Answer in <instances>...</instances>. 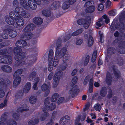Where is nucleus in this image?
<instances>
[{
	"label": "nucleus",
	"mask_w": 125,
	"mask_h": 125,
	"mask_svg": "<svg viewBox=\"0 0 125 125\" xmlns=\"http://www.w3.org/2000/svg\"><path fill=\"white\" fill-rule=\"evenodd\" d=\"M36 58L35 56H33L30 58L27 62L28 65L30 66L33 64L34 62L36 61Z\"/></svg>",
	"instance_id": "nucleus-31"
},
{
	"label": "nucleus",
	"mask_w": 125,
	"mask_h": 125,
	"mask_svg": "<svg viewBox=\"0 0 125 125\" xmlns=\"http://www.w3.org/2000/svg\"><path fill=\"white\" fill-rule=\"evenodd\" d=\"M78 80L77 77L75 76L72 79L71 83V85L72 86H74Z\"/></svg>",
	"instance_id": "nucleus-48"
},
{
	"label": "nucleus",
	"mask_w": 125,
	"mask_h": 125,
	"mask_svg": "<svg viewBox=\"0 0 125 125\" xmlns=\"http://www.w3.org/2000/svg\"><path fill=\"white\" fill-rule=\"evenodd\" d=\"M42 14L44 16L46 17L50 16L51 14L50 11L48 10H44L42 11Z\"/></svg>",
	"instance_id": "nucleus-35"
},
{
	"label": "nucleus",
	"mask_w": 125,
	"mask_h": 125,
	"mask_svg": "<svg viewBox=\"0 0 125 125\" xmlns=\"http://www.w3.org/2000/svg\"><path fill=\"white\" fill-rule=\"evenodd\" d=\"M22 50L20 47H15L13 50L14 53L16 54H18L20 53H21Z\"/></svg>",
	"instance_id": "nucleus-46"
},
{
	"label": "nucleus",
	"mask_w": 125,
	"mask_h": 125,
	"mask_svg": "<svg viewBox=\"0 0 125 125\" xmlns=\"http://www.w3.org/2000/svg\"><path fill=\"white\" fill-rule=\"evenodd\" d=\"M51 100V98L49 97H48L45 99L44 102L45 107H47V106H48V105L50 103V101Z\"/></svg>",
	"instance_id": "nucleus-47"
},
{
	"label": "nucleus",
	"mask_w": 125,
	"mask_h": 125,
	"mask_svg": "<svg viewBox=\"0 0 125 125\" xmlns=\"http://www.w3.org/2000/svg\"><path fill=\"white\" fill-rule=\"evenodd\" d=\"M59 98V95L57 93H55L53 95L51 100L52 102H54L57 101Z\"/></svg>",
	"instance_id": "nucleus-34"
},
{
	"label": "nucleus",
	"mask_w": 125,
	"mask_h": 125,
	"mask_svg": "<svg viewBox=\"0 0 125 125\" xmlns=\"http://www.w3.org/2000/svg\"><path fill=\"white\" fill-rule=\"evenodd\" d=\"M60 2L58 1L54 2L51 5L53 9H55L58 8L60 6Z\"/></svg>",
	"instance_id": "nucleus-33"
},
{
	"label": "nucleus",
	"mask_w": 125,
	"mask_h": 125,
	"mask_svg": "<svg viewBox=\"0 0 125 125\" xmlns=\"http://www.w3.org/2000/svg\"><path fill=\"white\" fill-rule=\"evenodd\" d=\"M92 3H94L93 1H88L86 2L84 6L86 7H89V6H90V5H91Z\"/></svg>",
	"instance_id": "nucleus-57"
},
{
	"label": "nucleus",
	"mask_w": 125,
	"mask_h": 125,
	"mask_svg": "<svg viewBox=\"0 0 125 125\" xmlns=\"http://www.w3.org/2000/svg\"><path fill=\"white\" fill-rule=\"evenodd\" d=\"M105 81L108 85H111L112 81V79L110 73L108 72L107 73Z\"/></svg>",
	"instance_id": "nucleus-17"
},
{
	"label": "nucleus",
	"mask_w": 125,
	"mask_h": 125,
	"mask_svg": "<svg viewBox=\"0 0 125 125\" xmlns=\"http://www.w3.org/2000/svg\"><path fill=\"white\" fill-rule=\"evenodd\" d=\"M94 108L96 111H100L101 108V106L99 104H96L94 106Z\"/></svg>",
	"instance_id": "nucleus-49"
},
{
	"label": "nucleus",
	"mask_w": 125,
	"mask_h": 125,
	"mask_svg": "<svg viewBox=\"0 0 125 125\" xmlns=\"http://www.w3.org/2000/svg\"><path fill=\"white\" fill-rule=\"evenodd\" d=\"M39 119L36 118L34 120H31L28 122L29 125H35V124L38 123L39 122Z\"/></svg>",
	"instance_id": "nucleus-42"
},
{
	"label": "nucleus",
	"mask_w": 125,
	"mask_h": 125,
	"mask_svg": "<svg viewBox=\"0 0 125 125\" xmlns=\"http://www.w3.org/2000/svg\"><path fill=\"white\" fill-rule=\"evenodd\" d=\"M36 73L35 72L33 71L30 74L29 76L30 79L31 80H32L33 78L36 76Z\"/></svg>",
	"instance_id": "nucleus-52"
},
{
	"label": "nucleus",
	"mask_w": 125,
	"mask_h": 125,
	"mask_svg": "<svg viewBox=\"0 0 125 125\" xmlns=\"http://www.w3.org/2000/svg\"><path fill=\"white\" fill-rule=\"evenodd\" d=\"M100 94L98 93H95L93 96L92 99L93 100H96L98 98Z\"/></svg>",
	"instance_id": "nucleus-63"
},
{
	"label": "nucleus",
	"mask_w": 125,
	"mask_h": 125,
	"mask_svg": "<svg viewBox=\"0 0 125 125\" xmlns=\"http://www.w3.org/2000/svg\"><path fill=\"white\" fill-rule=\"evenodd\" d=\"M35 27L34 24L33 23H30L28 24L22 30V31L24 33L30 32V31L33 30Z\"/></svg>",
	"instance_id": "nucleus-8"
},
{
	"label": "nucleus",
	"mask_w": 125,
	"mask_h": 125,
	"mask_svg": "<svg viewBox=\"0 0 125 125\" xmlns=\"http://www.w3.org/2000/svg\"><path fill=\"white\" fill-rule=\"evenodd\" d=\"M10 17L16 20L19 18V15L15 11H12L10 12L9 13Z\"/></svg>",
	"instance_id": "nucleus-22"
},
{
	"label": "nucleus",
	"mask_w": 125,
	"mask_h": 125,
	"mask_svg": "<svg viewBox=\"0 0 125 125\" xmlns=\"http://www.w3.org/2000/svg\"><path fill=\"white\" fill-rule=\"evenodd\" d=\"M20 4L26 9L29 8V6L27 4L26 0H20Z\"/></svg>",
	"instance_id": "nucleus-30"
},
{
	"label": "nucleus",
	"mask_w": 125,
	"mask_h": 125,
	"mask_svg": "<svg viewBox=\"0 0 125 125\" xmlns=\"http://www.w3.org/2000/svg\"><path fill=\"white\" fill-rule=\"evenodd\" d=\"M17 34V32L15 30H12L9 31V35L12 38H14L16 37Z\"/></svg>",
	"instance_id": "nucleus-38"
},
{
	"label": "nucleus",
	"mask_w": 125,
	"mask_h": 125,
	"mask_svg": "<svg viewBox=\"0 0 125 125\" xmlns=\"http://www.w3.org/2000/svg\"><path fill=\"white\" fill-rule=\"evenodd\" d=\"M7 124L8 125H16L17 123L15 121L11 120L8 121L7 122Z\"/></svg>",
	"instance_id": "nucleus-53"
},
{
	"label": "nucleus",
	"mask_w": 125,
	"mask_h": 125,
	"mask_svg": "<svg viewBox=\"0 0 125 125\" xmlns=\"http://www.w3.org/2000/svg\"><path fill=\"white\" fill-rule=\"evenodd\" d=\"M28 110V108L25 109L22 107H20L18 108L17 110V112L18 113H22L23 112L27 111Z\"/></svg>",
	"instance_id": "nucleus-55"
},
{
	"label": "nucleus",
	"mask_w": 125,
	"mask_h": 125,
	"mask_svg": "<svg viewBox=\"0 0 125 125\" xmlns=\"http://www.w3.org/2000/svg\"><path fill=\"white\" fill-rule=\"evenodd\" d=\"M4 80L3 78H0V89L4 88Z\"/></svg>",
	"instance_id": "nucleus-54"
},
{
	"label": "nucleus",
	"mask_w": 125,
	"mask_h": 125,
	"mask_svg": "<svg viewBox=\"0 0 125 125\" xmlns=\"http://www.w3.org/2000/svg\"><path fill=\"white\" fill-rule=\"evenodd\" d=\"M12 117L15 119L17 120L19 118L20 115L16 113H14L13 114Z\"/></svg>",
	"instance_id": "nucleus-59"
},
{
	"label": "nucleus",
	"mask_w": 125,
	"mask_h": 125,
	"mask_svg": "<svg viewBox=\"0 0 125 125\" xmlns=\"http://www.w3.org/2000/svg\"><path fill=\"white\" fill-rule=\"evenodd\" d=\"M118 22V21L117 20H114L112 22L110 28L111 30L112 31H114L115 30L118 28H121L120 26L119 25H118L117 26L116 25H115V24H117Z\"/></svg>",
	"instance_id": "nucleus-15"
},
{
	"label": "nucleus",
	"mask_w": 125,
	"mask_h": 125,
	"mask_svg": "<svg viewBox=\"0 0 125 125\" xmlns=\"http://www.w3.org/2000/svg\"><path fill=\"white\" fill-rule=\"evenodd\" d=\"M119 20L123 26H124L125 25L123 23L125 22V11H123L121 13L119 17Z\"/></svg>",
	"instance_id": "nucleus-14"
},
{
	"label": "nucleus",
	"mask_w": 125,
	"mask_h": 125,
	"mask_svg": "<svg viewBox=\"0 0 125 125\" xmlns=\"http://www.w3.org/2000/svg\"><path fill=\"white\" fill-rule=\"evenodd\" d=\"M116 50L113 47L109 48L107 50V55L106 56L105 60H107L108 62V60L110 59L112 56V55L115 54Z\"/></svg>",
	"instance_id": "nucleus-7"
},
{
	"label": "nucleus",
	"mask_w": 125,
	"mask_h": 125,
	"mask_svg": "<svg viewBox=\"0 0 125 125\" xmlns=\"http://www.w3.org/2000/svg\"><path fill=\"white\" fill-rule=\"evenodd\" d=\"M97 54V51L95 50L94 51L92 58V61L94 62L96 60V55Z\"/></svg>",
	"instance_id": "nucleus-45"
},
{
	"label": "nucleus",
	"mask_w": 125,
	"mask_h": 125,
	"mask_svg": "<svg viewBox=\"0 0 125 125\" xmlns=\"http://www.w3.org/2000/svg\"><path fill=\"white\" fill-rule=\"evenodd\" d=\"M66 48L63 47L62 49L56 50L55 57L56 58L60 59L62 58L65 55L66 52Z\"/></svg>",
	"instance_id": "nucleus-6"
},
{
	"label": "nucleus",
	"mask_w": 125,
	"mask_h": 125,
	"mask_svg": "<svg viewBox=\"0 0 125 125\" xmlns=\"http://www.w3.org/2000/svg\"><path fill=\"white\" fill-rule=\"evenodd\" d=\"M32 0H28V4L30 8L33 10H35L37 8V6L36 5L31 3Z\"/></svg>",
	"instance_id": "nucleus-28"
},
{
	"label": "nucleus",
	"mask_w": 125,
	"mask_h": 125,
	"mask_svg": "<svg viewBox=\"0 0 125 125\" xmlns=\"http://www.w3.org/2000/svg\"><path fill=\"white\" fill-rule=\"evenodd\" d=\"M0 63L2 64H11L12 63V59L10 54L8 52L6 55H3L0 56Z\"/></svg>",
	"instance_id": "nucleus-1"
},
{
	"label": "nucleus",
	"mask_w": 125,
	"mask_h": 125,
	"mask_svg": "<svg viewBox=\"0 0 125 125\" xmlns=\"http://www.w3.org/2000/svg\"><path fill=\"white\" fill-rule=\"evenodd\" d=\"M31 86V84L30 82H28L24 87L23 92L26 93H28L30 90Z\"/></svg>",
	"instance_id": "nucleus-23"
},
{
	"label": "nucleus",
	"mask_w": 125,
	"mask_h": 125,
	"mask_svg": "<svg viewBox=\"0 0 125 125\" xmlns=\"http://www.w3.org/2000/svg\"><path fill=\"white\" fill-rule=\"evenodd\" d=\"M104 19H105L104 21L106 23H108L109 22V19L106 15H104L103 16Z\"/></svg>",
	"instance_id": "nucleus-62"
},
{
	"label": "nucleus",
	"mask_w": 125,
	"mask_h": 125,
	"mask_svg": "<svg viewBox=\"0 0 125 125\" xmlns=\"http://www.w3.org/2000/svg\"><path fill=\"white\" fill-rule=\"evenodd\" d=\"M49 87H50V85L49 83L47 85L46 84H44L42 86V91H45L47 90L48 89Z\"/></svg>",
	"instance_id": "nucleus-41"
},
{
	"label": "nucleus",
	"mask_w": 125,
	"mask_h": 125,
	"mask_svg": "<svg viewBox=\"0 0 125 125\" xmlns=\"http://www.w3.org/2000/svg\"><path fill=\"white\" fill-rule=\"evenodd\" d=\"M70 4L68 1H65L63 4L62 8L64 10L67 9L69 7Z\"/></svg>",
	"instance_id": "nucleus-36"
},
{
	"label": "nucleus",
	"mask_w": 125,
	"mask_h": 125,
	"mask_svg": "<svg viewBox=\"0 0 125 125\" xmlns=\"http://www.w3.org/2000/svg\"><path fill=\"white\" fill-rule=\"evenodd\" d=\"M83 31L82 29H80L72 33V35L73 36H77L82 33Z\"/></svg>",
	"instance_id": "nucleus-37"
},
{
	"label": "nucleus",
	"mask_w": 125,
	"mask_h": 125,
	"mask_svg": "<svg viewBox=\"0 0 125 125\" xmlns=\"http://www.w3.org/2000/svg\"><path fill=\"white\" fill-rule=\"evenodd\" d=\"M118 43V46L119 47H123L125 46V41H123L122 40L119 41L118 39H116L114 41L113 43Z\"/></svg>",
	"instance_id": "nucleus-21"
},
{
	"label": "nucleus",
	"mask_w": 125,
	"mask_h": 125,
	"mask_svg": "<svg viewBox=\"0 0 125 125\" xmlns=\"http://www.w3.org/2000/svg\"><path fill=\"white\" fill-rule=\"evenodd\" d=\"M20 15L24 18H28L30 16L29 12L28 11H25L24 10L22 11V12L20 13Z\"/></svg>",
	"instance_id": "nucleus-24"
},
{
	"label": "nucleus",
	"mask_w": 125,
	"mask_h": 125,
	"mask_svg": "<svg viewBox=\"0 0 125 125\" xmlns=\"http://www.w3.org/2000/svg\"><path fill=\"white\" fill-rule=\"evenodd\" d=\"M24 58L25 56L21 53H20L18 54H16L14 57L15 60H16L15 65V66H18L22 63H23L24 62Z\"/></svg>",
	"instance_id": "nucleus-2"
},
{
	"label": "nucleus",
	"mask_w": 125,
	"mask_h": 125,
	"mask_svg": "<svg viewBox=\"0 0 125 125\" xmlns=\"http://www.w3.org/2000/svg\"><path fill=\"white\" fill-rule=\"evenodd\" d=\"M55 104H51L50 105H48L47 107H44L45 109H43L44 113L42 114V119H40L42 120H44L45 119V118L47 116V115H48V114L47 113V110H52L55 107Z\"/></svg>",
	"instance_id": "nucleus-3"
},
{
	"label": "nucleus",
	"mask_w": 125,
	"mask_h": 125,
	"mask_svg": "<svg viewBox=\"0 0 125 125\" xmlns=\"http://www.w3.org/2000/svg\"><path fill=\"white\" fill-rule=\"evenodd\" d=\"M1 69L3 71L7 73L10 72L12 71L11 67L7 65H2L1 67Z\"/></svg>",
	"instance_id": "nucleus-18"
},
{
	"label": "nucleus",
	"mask_w": 125,
	"mask_h": 125,
	"mask_svg": "<svg viewBox=\"0 0 125 125\" xmlns=\"http://www.w3.org/2000/svg\"><path fill=\"white\" fill-rule=\"evenodd\" d=\"M8 52L7 51L5 50H0V55H6L7 53Z\"/></svg>",
	"instance_id": "nucleus-58"
},
{
	"label": "nucleus",
	"mask_w": 125,
	"mask_h": 125,
	"mask_svg": "<svg viewBox=\"0 0 125 125\" xmlns=\"http://www.w3.org/2000/svg\"><path fill=\"white\" fill-rule=\"evenodd\" d=\"M107 90L106 88L105 87H102L100 92V95L103 97H105L107 93Z\"/></svg>",
	"instance_id": "nucleus-20"
},
{
	"label": "nucleus",
	"mask_w": 125,
	"mask_h": 125,
	"mask_svg": "<svg viewBox=\"0 0 125 125\" xmlns=\"http://www.w3.org/2000/svg\"><path fill=\"white\" fill-rule=\"evenodd\" d=\"M16 20H18V21H17V22H16V24L18 26H21L23 25L24 24V22L23 19L21 17L19 16V17L18 19Z\"/></svg>",
	"instance_id": "nucleus-26"
},
{
	"label": "nucleus",
	"mask_w": 125,
	"mask_h": 125,
	"mask_svg": "<svg viewBox=\"0 0 125 125\" xmlns=\"http://www.w3.org/2000/svg\"><path fill=\"white\" fill-rule=\"evenodd\" d=\"M93 42L94 40L92 37L91 35H90L88 41V46L89 47L93 45Z\"/></svg>",
	"instance_id": "nucleus-44"
},
{
	"label": "nucleus",
	"mask_w": 125,
	"mask_h": 125,
	"mask_svg": "<svg viewBox=\"0 0 125 125\" xmlns=\"http://www.w3.org/2000/svg\"><path fill=\"white\" fill-rule=\"evenodd\" d=\"M95 10V7L94 6H91L87 8L85 10V11L87 13H91L93 12Z\"/></svg>",
	"instance_id": "nucleus-32"
},
{
	"label": "nucleus",
	"mask_w": 125,
	"mask_h": 125,
	"mask_svg": "<svg viewBox=\"0 0 125 125\" xmlns=\"http://www.w3.org/2000/svg\"><path fill=\"white\" fill-rule=\"evenodd\" d=\"M62 72L59 71L57 73L54 75V77H57V78H59V79L60 80V78L61 77V75H62Z\"/></svg>",
	"instance_id": "nucleus-56"
},
{
	"label": "nucleus",
	"mask_w": 125,
	"mask_h": 125,
	"mask_svg": "<svg viewBox=\"0 0 125 125\" xmlns=\"http://www.w3.org/2000/svg\"><path fill=\"white\" fill-rule=\"evenodd\" d=\"M5 18L6 22L9 25H13L16 22V20L8 16H5Z\"/></svg>",
	"instance_id": "nucleus-13"
},
{
	"label": "nucleus",
	"mask_w": 125,
	"mask_h": 125,
	"mask_svg": "<svg viewBox=\"0 0 125 125\" xmlns=\"http://www.w3.org/2000/svg\"><path fill=\"white\" fill-rule=\"evenodd\" d=\"M66 48L63 47L62 49L56 50L55 57L56 58L60 59L62 58L65 55L66 52Z\"/></svg>",
	"instance_id": "nucleus-5"
},
{
	"label": "nucleus",
	"mask_w": 125,
	"mask_h": 125,
	"mask_svg": "<svg viewBox=\"0 0 125 125\" xmlns=\"http://www.w3.org/2000/svg\"><path fill=\"white\" fill-rule=\"evenodd\" d=\"M60 80L59 78H57V77H54L53 78V81L52 83V87L55 88L57 86Z\"/></svg>",
	"instance_id": "nucleus-29"
},
{
	"label": "nucleus",
	"mask_w": 125,
	"mask_h": 125,
	"mask_svg": "<svg viewBox=\"0 0 125 125\" xmlns=\"http://www.w3.org/2000/svg\"><path fill=\"white\" fill-rule=\"evenodd\" d=\"M104 8L103 4L102 3H100L98 6V9L99 11H102L103 9Z\"/></svg>",
	"instance_id": "nucleus-64"
},
{
	"label": "nucleus",
	"mask_w": 125,
	"mask_h": 125,
	"mask_svg": "<svg viewBox=\"0 0 125 125\" xmlns=\"http://www.w3.org/2000/svg\"><path fill=\"white\" fill-rule=\"evenodd\" d=\"M33 22L36 24L40 25L43 22V20L40 17H36L33 19Z\"/></svg>",
	"instance_id": "nucleus-16"
},
{
	"label": "nucleus",
	"mask_w": 125,
	"mask_h": 125,
	"mask_svg": "<svg viewBox=\"0 0 125 125\" xmlns=\"http://www.w3.org/2000/svg\"><path fill=\"white\" fill-rule=\"evenodd\" d=\"M89 60V56L87 55L86 57L84 64V66H86L88 64Z\"/></svg>",
	"instance_id": "nucleus-61"
},
{
	"label": "nucleus",
	"mask_w": 125,
	"mask_h": 125,
	"mask_svg": "<svg viewBox=\"0 0 125 125\" xmlns=\"http://www.w3.org/2000/svg\"><path fill=\"white\" fill-rule=\"evenodd\" d=\"M14 78H15V80L13 82V87H14L15 88L19 84L21 81V78L19 76L15 77Z\"/></svg>",
	"instance_id": "nucleus-19"
},
{
	"label": "nucleus",
	"mask_w": 125,
	"mask_h": 125,
	"mask_svg": "<svg viewBox=\"0 0 125 125\" xmlns=\"http://www.w3.org/2000/svg\"><path fill=\"white\" fill-rule=\"evenodd\" d=\"M77 22L79 25H83L84 27L86 29L88 28L90 24L89 21L83 19L78 20L77 21Z\"/></svg>",
	"instance_id": "nucleus-9"
},
{
	"label": "nucleus",
	"mask_w": 125,
	"mask_h": 125,
	"mask_svg": "<svg viewBox=\"0 0 125 125\" xmlns=\"http://www.w3.org/2000/svg\"><path fill=\"white\" fill-rule=\"evenodd\" d=\"M53 52L52 50H50L49 53L48 59L49 60V59L51 60L53 58Z\"/></svg>",
	"instance_id": "nucleus-51"
},
{
	"label": "nucleus",
	"mask_w": 125,
	"mask_h": 125,
	"mask_svg": "<svg viewBox=\"0 0 125 125\" xmlns=\"http://www.w3.org/2000/svg\"><path fill=\"white\" fill-rule=\"evenodd\" d=\"M23 71V70L22 69H19L16 71L14 74L13 77H17L18 76H19L21 74Z\"/></svg>",
	"instance_id": "nucleus-39"
},
{
	"label": "nucleus",
	"mask_w": 125,
	"mask_h": 125,
	"mask_svg": "<svg viewBox=\"0 0 125 125\" xmlns=\"http://www.w3.org/2000/svg\"><path fill=\"white\" fill-rule=\"evenodd\" d=\"M37 100L36 97L34 96H31L29 99L30 102L31 104H34L36 101Z\"/></svg>",
	"instance_id": "nucleus-40"
},
{
	"label": "nucleus",
	"mask_w": 125,
	"mask_h": 125,
	"mask_svg": "<svg viewBox=\"0 0 125 125\" xmlns=\"http://www.w3.org/2000/svg\"><path fill=\"white\" fill-rule=\"evenodd\" d=\"M33 36V34L31 32H27L24 34L22 37L25 40H28L31 39Z\"/></svg>",
	"instance_id": "nucleus-25"
},
{
	"label": "nucleus",
	"mask_w": 125,
	"mask_h": 125,
	"mask_svg": "<svg viewBox=\"0 0 125 125\" xmlns=\"http://www.w3.org/2000/svg\"><path fill=\"white\" fill-rule=\"evenodd\" d=\"M61 40L60 39H59L56 42L57 47L56 50L62 49H61L62 46L61 44Z\"/></svg>",
	"instance_id": "nucleus-43"
},
{
	"label": "nucleus",
	"mask_w": 125,
	"mask_h": 125,
	"mask_svg": "<svg viewBox=\"0 0 125 125\" xmlns=\"http://www.w3.org/2000/svg\"><path fill=\"white\" fill-rule=\"evenodd\" d=\"M83 40L81 39H77L76 41V44L77 45H80L83 43Z\"/></svg>",
	"instance_id": "nucleus-60"
},
{
	"label": "nucleus",
	"mask_w": 125,
	"mask_h": 125,
	"mask_svg": "<svg viewBox=\"0 0 125 125\" xmlns=\"http://www.w3.org/2000/svg\"><path fill=\"white\" fill-rule=\"evenodd\" d=\"M27 44L26 42L23 40H18L15 43L17 47L20 48L24 47L26 46Z\"/></svg>",
	"instance_id": "nucleus-10"
},
{
	"label": "nucleus",
	"mask_w": 125,
	"mask_h": 125,
	"mask_svg": "<svg viewBox=\"0 0 125 125\" xmlns=\"http://www.w3.org/2000/svg\"><path fill=\"white\" fill-rule=\"evenodd\" d=\"M23 93L22 90L19 91L18 92L15 96V100L14 103L16 104L19 103L21 99V97L23 95Z\"/></svg>",
	"instance_id": "nucleus-11"
},
{
	"label": "nucleus",
	"mask_w": 125,
	"mask_h": 125,
	"mask_svg": "<svg viewBox=\"0 0 125 125\" xmlns=\"http://www.w3.org/2000/svg\"><path fill=\"white\" fill-rule=\"evenodd\" d=\"M93 81L92 79H91L89 83V92L90 93L93 92Z\"/></svg>",
	"instance_id": "nucleus-27"
},
{
	"label": "nucleus",
	"mask_w": 125,
	"mask_h": 125,
	"mask_svg": "<svg viewBox=\"0 0 125 125\" xmlns=\"http://www.w3.org/2000/svg\"><path fill=\"white\" fill-rule=\"evenodd\" d=\"M70 117L67 115H65L63 117L60 119V123L62 125H64L66 124L68 121L70 120Z\"/></svg>",
	"instance_id": "nucleus-12"
},
{
	"label": "nucleus",
	"mask_w": 125,
	"mask_h": 125,
	"mask_svg": "<svg viewBox=\"0 0 125 125\" xmlns=\"http://www.w3.org/2000/svg\"><path fill=\"white\" fill-rule=\"evenodd\" d=\"M72 86V88L69 91V94L72 98H73L78 94L79 90L78 86L76 85Z\"/></svg>",
	"instance_id": "nucleus-4"
},
{
	"label": "nucleus",
	"mask_w": 125,
	"mask_h": 125,
	"mask_svg": "<svg viewBox=\"0 0 125 125\" xmlns=\"http://www.w3.org/2000/svg\"><path fill=\"white\" fill-rule=\"evenodd\" d=\"M22 8L20 7H16L15 9V11L17 14H20V13L23 10Z\"/></svg>",
	"instance_id": "nucleus-50"
}]
</instances>
